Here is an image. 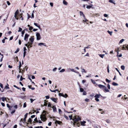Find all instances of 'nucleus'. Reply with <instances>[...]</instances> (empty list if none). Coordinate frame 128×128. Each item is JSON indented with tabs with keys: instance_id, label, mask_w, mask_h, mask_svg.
<instances>
[{
	"instance_id": "obj_1",
	"label": "nucleus",
	"mask_w": 128,
	"mask_h": 128,
	"mask_svg": "<svg viewBox=\"0 0 128 128\" xmlns=\"http://www.w3.org/2000/svg\"><path fill=\"white\" fill-rule=\"evenodd\" d=\"M46 112L44 111H43V114L40 116V118L42 121H45L46 120Z\"/></svg>"
},
{
	"instance_id": "obj_2",
	"label": "nucleus",
	"mask_w": 128,
	"mask_h": 128,
	"mask_svg": "<svg viewBox=\"0 0 128 128\" xmlns=\"http://www.w3.org/2000/svg\"><path fill=\"white\" fill-rule=\"evenodd\" d=\"M80 120V117L79 116H75L73 118V120L74 121V124L76 123V122H78Z\"/></svg>"
},
{
	"instance_id": "obj_3",
	"label": "nucleus",
	"mask_w": 128,
	"mask_h": 128,
	"mask_svg": "<svg viewBox=\"0 0 128 128\" xmlns=\"http://www.w3.org/2000/svg\"><path fill=\"white\" fill-rule=\"evenodd\" d=\"M98 86L100 88L104 89L105 90L106 92H108L109 91V90L107 89V88L105 86L103 85L99 84L98 85Z\"/></svg>"
},
{
	"instance_id": "obj_4",
	"label": "nucleus",
	"mask_w": 128,
	"mask_h": 128,
	"mask_svg": "<svg viewBox=\"0 0 128 128\" xmlns=\"http://www.w3.org/2000/svg\"><path fill=\"white\" fill-rule=\"evenodd\" d=\"M36 40H39L40 39L41 37L40 33L38 32H36Z\"/></svg>"
},
{
	"instance_id": "obj_5",
	"label": "nucleus",
	"mask_w": 128,
	"mask_h": 128,
	"mask_svg": "<svg viewBox=\"0 0 128 128\" xmlns=\"http://www.w3.org/2000/svg\"><path fill=\"white\" fill-rule=\"evenodd\" d=\"M29 36V35L27 34H26L25 35L24 38V40L27 41L28 39V38Z\"/></svg>"
},
{
	"instance_id": "obj_6",
	"label": "nucleus",
	"mask_w": 128,
	"mask_h": 128,
	"mask_svg": "<svg viewBox=\"0 0 128 128\" xmlns=\"http://www.w3.org/2000/svg\"><path fill=\"white\" fill-rule=\"evenodd\" d=\"M30 42H28L27 44H25V46H27L28 48H30L32 47L31 45L32 44H30Z\"/></svg>"
},
{
	"instance_id": "obj_7",
	"label": "nucleus",
	"mask_w": 128,
	"mask_h": 128,
	"mask_svg": "<svg viewBox=\"0 0 128 128\" xmlns=\"http://www.w3.org/2000/svg\"><path fill=\"white\" fill-rule=\"evenodd\" d=\"M34 38L32 37L30 38V44H32L33 42H34Z\"/></svg>"
},
{
	"instance_id": "obj_8",
	"label": "nucleus",
	"mask_w": 128,
	"mask_h": 128,
	"mask_svg": "<svg viewBox=\"0 0 128 128\" xmlns=\"http://www.w3.org/2000/svg\"><path fill=\"white\" fill-rule=\"evenodd\" d=\"M52 108L53 110V112H56V109L55 106H53L52 105Z\"/></svg>"
},
{
	"instance_id": "obj_9",
	"label": "nucleus",
	"mask_w": 128,
	"mask_h": 128,
	"mask_svg": "<svg viewBox=\"0 0 128 128\" xmlns=\"http://www.w3.org/2000/svg\"><path fill=\"white\" fill-rule=\"evenodd\" d=\"M50 99L54 102L56 103L57 102L56 101H57V99L53 98H50Z\"/></svg>"
},
{
	"instance_id": "obj_10",
	"label": "nucleus",
	"mask_w": 128,
	"mask_h": 128,
	"mask_svg": "<svg viewBox=\"0 0 128 128\" xmlns=\"http://www.w3.org/2000/svg\"><path fill=\"white\" fill-rule=\"evenodd\" d=\"M38 45L39 46H41L42 45L44 46H46V44L45 43L42 42H41L38 43Z\"/></svg>"
},
{
	"instance_id": "obj_11",
	"label": "nucleus",
	"mask_w": 128,
	"mask_h": 128,
	"mask_svg": "<svg viewBox=\"0 0 128 128\" xmlns=\"http://www.w3.org/2000/svg\"><path fill=\"white\" fill-rule=\"evenodd\" d=\"M70 70L72 72H74L76 73H77V74H79V72H78V71H76V70H74V69H70Z\"/></svg>"
},
{
	"instance_id": "obj_12",
	"label": "nucleus",
	"mask_w": 128,
	"mask_h": 128,
	"mask_svg": "<svg viewBox=\"0 0 128 128\" xmlns=\"http://www.w3.org/2000/svg\"><path fill=\"white\" fill-rule=\"evenodd\" d=\"M80 16H81L82 15V17L84 18V19H85V15H84V14L83 12L81 11H80Z\"/></svg>"
},
{
	"instance_id": "obj_13",
	"label": "nucleus",
	"mask_w": 128,
	"mask_h": 128,
	"mask_svg": "<svg viewBox=\"0 0 128 128\" xmlns=\"http://www.w3.org/2000/svg\"><path fill=\"white\" fill-rule=\"evenodd\" d=\"M34 24L35 26L38 27L40 30L41 29V28H40V26L39 24L36 23H34Z\"/></svg>"
},
{
	"instance_id": "obj_14",
	"label": "nucleus",
	"mask_w": 128,
	"mask_h": 128,
	"mask_svg": "<svg viewBox=\"0 0 128 128\" xmlns=\"http://www.w3.org/2000/svg\"><path fill=\"white\" fill-rule=\"evenodd\" d=\"M101 95L100 94H96L94 96V97L95 98H99L100 96H101Z\"/></svg>"
},
{
	"instance_id": "obj_15",
	"label": "nucleus",
	"mask_w": 128,
	"mask_h": 128,
	"mask_svg": "<svg viewBox=\"0 0 128 128\" xmlns=\"http://www.w3.org/2000/svg\"><path fill=\"white\" fill-rule=\"evenodd\" d=\"M86 123L85 121H83V122H81V124L82 126H85L86 125L84 124Z\"/></svg>"
},
{
	"instance_id": "obj_16",
	"label": "nucleus",
	"mask_w": 128,
	"mask_h": 128,
	"mask_svg": "<svg viewBox=\"0 0 128 128\" xmlns=\"http://www.w3.org/2000/svg\"><path fill=\"white\" fill-rule=\"evenodd\" d=\"M28 26L29 27V30H30L31 31L33 29V27L32 26H30L29 24L28 25Z\"/></svg>"
},
{
	"instance_id": "obj_17",
	"label": "nucleus",
	"mask_w": 128,
	"mask_h": 128,
	"mask_svg": "<svg viewBox=\"0 0 128 128\" xmlns=\"http://www.w3.org/2000/svg\"><path fill=\"white\" fill-rule=\"evenodd\" d=\"M55 123L56 124H60L61 123H62V122H60L59 121H58V120H56Z\"/></svg>"
},
{
	"instance_id": "obj_18",
	"label": "nucleus",
	"mask_w": 128,
	"mask_h": 128,
	"mask_svg": "<svg viewBox=\"0 0 128 128\" xmlns=\"http://www.w3.org/2000/svg\"><path fill=\"white\" fill-rule=\"evenodd\" d=\"M18 13V10L16 11L15 12L14 14V17H15L16 16H17Z\"/></svg>"
},
{
	"instance_id": "obj_19",
	"label": "nucleus",
	"mask_w": 128,
	"mask_h": 128,
	"mask_svg": "<svg viewBox=\"0 0 128 128\" xmlns=\"http://www.w3.org/2000/svg\"><path fill=\"white\" fill-rule=\"evenodd\" d=\"M63 3L64 4L66 5H67L68 4V2L65 0H63Z\"/></svg>"
},
{
	"instance_id": "obj_20",
	"label": "nucleus",
	"mask_w": 128,
	"mask_h": 128,
	"mask_svg": "<svg viewBox=\"0 0 128 128\" xmlns=\"http://www.w3.org/2000/svg\"><path fill=\"white\" fill-rule=\"evenodd\" d=\"M109 0V2L112 3V4H115L116 3L114 2V1L113 0Z\"/></svg>"
},
{
	"instance_id": "obj_21",
	"label": "nucleus",
	"mask_w": 128,
	"mask_h": 128,
	"mask_svg": "<svg viewBox=\"0 0 128 128\" xmlns=\"http://www.w3.org/2000/svg\"><path fill=\"white\" fill-rule=\"evenodd\" d=\"M112 84L114 86H118V84L114 82H113L112 83Z\"/></svg>"
},
{
	"instance_id": "obj_22",
	"label": "nucleus",
	"mask_w": 128,
	"mask_h": 128,
	"mask_svg": "<svg viewBox=\"0 0 128 128\" xmlns=\"http://www.w3.org/2000/svg\"><path fill=\"white\" fill-rule=\"evenodd\" d=\"M107 32L110 34V36H112V32L108 30L107 31Z\"/></svg>"
},
{
	"instance_id": "obj_23",
	"label": "nucleus",
	"mask_w": 128,
	"mask_h": 128,
	"mask_svg": "<svg viewBox=\"0 0 128 128\" xmlns=\"http://www.w3.org/2000/svg\"><path fill=\"white\" fill-rule=\"evenodd\" d=\"M81 72L82 73L84 72L86 73V72L85 71V70L84 69H82Z\"/></svg>"
},
{
	"instance_id": "obj_24",
	"label": "nucleus",
	"mask_w": 128,
	"mask_h": 128,
	"mask_svg": "<svg viewBox=\"0 0 128 128\" xmlns=\"http://www.w3.org/2000/svg\"><path fill=\"white\" fill-rule=\"evenodd\" d=\"M68 95L66 94H65V95H62V96L64 97V98H66V97H68Z\"/></svg>"
},
{
	"instance_id": "obj_25",
	"label": "nucleus",
	"mask_w": 128,
	"mask_h": 128,
	"mask_svg": "<svg viewBox=\"0 0 128 128\" xmlns=\"http://www.w3.org/2000/svg\"><path fill=\"white\" fill-rule=\"evenodd\" d=\"M124 41V40L123 39H122L121 40H120L119 42V44H121Z\"/></svg>"
},
{
	"instance_id": "obj_26",
	"label": "nucleus",
	"mask_w": 128,
	"mask_h": 128,
	"mask_svg": "<svg viewBox=\"0 0 128 128\" xmlns=\"http://www.w3.org/2000/svg\"><path fill=\"white\" fill-rule=\"evenodd\" d=\"M99 55L100 57L103 58L104 57V54H99Z\"/></svg>"
},
{
	"instance_id": "obj_27",
	"label": "nucleus",
	"mask_w": 128,
	"mask_h": 128,
	"mask_svg": "<svg viewBox=\"0 0 128 128\" xmlns=\"http://www.w3.org/2000/svg\"><path fill=\"white\" fill-rule=\"evenodd\" d=\"M2 100L4 102V100H6V98L4 97H2L1 98Z\"/></svg>"
},
{
	"instance_id": "obj_28",
	"label": "nucleus",
	"mask_w": 128,
	"mask_h": 128,
	"mask_svg": "<svg viewBox=\"0 0 128 128\" xmlns=\"http://www.w3.org/2000/svg\"><path fill=\"white\" fill-rule=\"evenodd\" d=\"M121 68L122 70H124L125 69V66H122L121 67Z\"/></svg>"
},
{
	"instance_id": "obj_29",
	"label": "nucleus",
	"mask_w": 128,
	"mask_h": 128,
	"mask_svg": "<svg viewBox=\"0 0 128 128\" xmlns=\"http://www.w3.org/2000/svg\"><path fill=\"white\" fill-rule=\"evenodd\" d=\"M91 80L92 82L94 84H96V82L94 80H93L92 79H91Z\"/></svg>"
},
{
	"instance_id": "obj_30",
	"label": "nucleus",
	"mask_w": 128,
	"mask_h": 128,
	"mask_svg": "<svg viewBox=\"0 0 128 128\" xmlns=\"http://www.w3.org/2000/svg\"><path fill=\"white\" fill-rule=\"evenodd\" d=\"M65 71V70L64 69H62L61 70H60V72H64Z\"/></svg>"
},
{
	"instance_id": "obj_31",
	"label": "nucleus",
	"mask_w": 128,
	"mask_h": 128,
	"mask_svg": "<svg viewBox=\"0 0 128 128\" xmlns=\"http://www.w3.org/2000/svg\"><path fill=\"white\" fill-rule=\"evenodd\" d=\"M3 57H4L3 55V54H2V56L1 57V59L0 60V62H2V59H3Z\"/></svg>"
},
{
	"instance_id": "obj_32",
	"label": "nucleus",
	"mask_w": 128,
	"mask_h": 128,
	"mask_svg": "<svg viewBox=\"0 0 128 128\" xmlns=\"http://www.w3.org/2000/svg\"><path fill=\"white\" fill-rule=\"evenodd\" d=\"M84 20H82V22H87L88 21V20L86 19L85 18V19H84Z\"/></svg>"
},
{
	"instance_id": "obj_33",
	"label": "nucleus",
	"mask_w": 128,
	"mask_h": 128,
	"mask_svg": "<svg viewBox=\"0 0 128 128\" xmlns=\"http://www.w3.org/2000/svg\"><path fill=\"white\" fill-rule=\"evenodd\" d=\"M24 30H23L22 31V37H23V35H24Z\"/></svg>"
},
{
	"instance_id": "obj_34",
	"label": "nucleus",
	"mask_w": 128,
	"mask_h": 128,
	"mask_svg": "<svg viewBox=\"0 0 128 128\" xmlns=\"http://www.w3.org/2000/svg\"><path fill=\"white\" fill-rule=\"evenodd\" d=\"M34 120L35 122H38V120H37V118H36L34 119Z\"/></svg>"
},
{
	"instance_id": "obj_35",
	"label": "nucleus",
	"mask_w": 128,
	"mask_h": 128,
	"mask_svg": "<svg viewBox=\"0 0 128 128\" xmlns=\"http://www.w3.org/2000/svg\"><path fill=\"white\" fill-rule=\"evenodd\" d=\"M19 51V49L18 48H17L15 52V53H17Z\"/></svg>"
},
{
	"instance_id": "obj_36",
	"label": "nucleus",
	"mask_w": 128,
	"mask_h": 128,
	"mask_svg": "<svg viewBox=\"0 0 128 128\" xmlns=\"http://www.w3.org/2000/svg\"><path fill=\"white\" fill-rule=\"evenodd\" d=\"M106 82L109 83L110 82V80H109L107 78H106Z\"/></svg>"
},
{
	"instance_id": "obj_37",
	"label": "nucleus",
	"mask_w": 128,
	"mask_h": 128,
	"mask_svg": "<svg viewBox=\"0 0 128 128\" xmlns=\"http://www.w3.org/2000/svg\"><path fill=\"white\" fill-rule=\"evenodd\" d=\"M76 122H76V123H75V124H74V125H75L76 124V126H79V125H80V124H79V123H76Z\"/></svg>"
},
{
	"instance_id": "obj_38",
	"label": "nucleus",
	"mask_w": 128,
	"mask_h": 128,
	"mask_svg": "<svg viewBox=\"0 0 128 128\" xmlns=\"http://www.w3.org/2000/svg\"><path fill=\"white\" fill-rule=\"evenodd\" d=\"M80 90L81 92H82L84 91V90L83 88H80Z\"/></svg>"
},
{
	"instance_id": "obj_39",
	"label": "nucleus",
	"mask_w": 128,
	"mask_h": 128,
	"mask_svg": "<svg viewBox=\"0 0 128 128\" xmlns=\"http://www.w3.org/2000/svg\"><path fill=\"white\" fill-rule=\"evenodd\" d=\"M64 117L66 120H68V117L67 116H66V115H65V114L64 115Z\"/></svg>"
},
{
	"instance_id": "obj_40",
	"label": "nucleus",
	"mask_w": 128,
	"mask_h": 128,
	"mask_svg": "<svg viewBox=\"0 0 128 128\" xmlns=\"http://www.w3.org/2000/svg\"><path fill=\"white\" fill-rule=\"evenodd\" d=\"M92 6H86V8H87L89 9L91 8Z\"/></svg>"
},
{
	"instance_id": "obj_41",
	"label": "nucleus",
	"mask_w": 128,
	"mask_h": 128,
	"mask_svg": "<svg viewBox=\"0 0 128 128\" xmlns=\"http://www.w3.org/2000/svg\"><path fill=\"white\" fill-rule=\"evenodd\" d=\"M14 60L16 61L17 62H18V56H16Z\"/></svg>"
},
{
	"instance_id": "obj_42",
	"label": "nucleus",
	"mask_w": 128,
	"mask_h": 128,
	"mask_svg": "<svg viewBox=\"0 0 128 128\" xmlns=\"http://www.w3.org/2000/svg\"><path fill=\"white\" fill-rule=\"evenodd\" d=\"M57 68H55L54 69H53L52 71L53 72H54L56 71Z\"/></svg>"
},
{
	"instance_id": "obj_43",
	"label": "nucleus",
	"mask_w": 128,
	"mask_h": 128,
	"mask_svg": "<svg viewBox=\"0 0 128 128\" xmlns=\"http://www.w3.org/2000/svg\"><path fill=\"white\" fill-rule=\"evenodd\" d=\"M98 14H93L92 16H98L97 15H98Z\"/></svg>"
},
{
	"instance_id": "obj_44",
	"label": "nucleus",
	"mask_w": 128,
	"mask_h": 128,
	"mask_svg": "<svg viewBox=\"0 0 128 128\" xmlns=\"http://www.w3.org/2000/svg\"><path fill=\"white\" fill-rule=\"evenodd\" d=\"M28 122H30V123H31V122H32V120L31 118H29V119H28Z\"/></svg>"
},
{
	"instance_id": "obj_45",
	"label": "nucleus",
	"mask_w": 128,
	"mask_h": 128,
	"mask_svg": "<svg viewBox=\"0 0 128 128\" xmlns=\"http://www.w3.org/2000/svg\"><path fill=\"white\" fill-rule=\"evenodd\" d=\"M26 102H25L24 104L23 107L24 108H25V107H26Z\"/></svg>"
},
{
	"instance_id": "obj_46",
	"label": "nucleus",
	"mask_w": 128,
	"mask_h": 128,
	"mask_svg": "<svg viewBox=\"0 0 128 128\" xmlns=\"http://www.w3.org/2000/svg\"><path fill=\"white\" fill-rule=\"evenodd\" d=\"M22 28H21L20 27L19 28V29L18 31V32H20L22 30Z\"/></svg>"
},
{
	"instance_id": "obj_47",
	"label": "nucleus",
	"mask_w": 128,
	"mask_h": 128,
	"mask_svg": "<svg viewBox=\"0 0 128 128\" xmlns=\"http://www.w3.org/2000/svg\"><path fill=\"white\" fill-rule=\"evenodd\" d=\"M0 86L2 88H3V85L1 83H0Z\"/></svg>"
},
{
	"instance_id": "obj_48",
	"label": "nucleus",
	"mask_w": 128,
	"mask_h": 128,
	"mask_svg": "<svg viewBox=\"0 0 128 128\" xmlns=\"http://www.w3.org/2000/svg\"><path fill=\"white\" fill-rule=\"evenodd\" d=\"M21 66V62L20 61L19 62V68H20Z\"/></svg>"
},
{
	"instance_id": "obj_49",
	"label": "nucleus",
	"mask_w": 128,
	"mask_h": 128,
	"mask_svg": "<svg viewBox=\"0 0 128 128\" xmlns=\"http://www.w3.org/2000/svg\"><path fill=\"white\" fill-rule=\"evenodd\" d=\"M51 106L52 105L50 103H49L48 105V106L52 108V106Z\"/></svg>"
},
{
	"instance_id": "obj_50",
	"label": "nucleus",
	"mask_w": 128,
	"mask_h": 128,
	"mask_svg": "<svg viewBox=\"0 0 128 128\" xmlns=\"http://www.w3.org/2000/svg\"><path fill=\"white\" fill-rule=\"evenodd\" d=\"M26 52H24V53H23V54H24L23 57L24 58V57L25 56L26 54Z\"/></svg>"
},
{
	"instance_id": "obj_51",
	"label": "nucleus",
	"mask_w": 128,
	"mask_h": 128,
	"mask_svg": "<svg viewBox=\"0 0 128 128\" xmlns=\"http://www.w3.org/2000/svg\"><path fill=\"white\" fill-rule=\"evenodd\" d=\"M14 86L15 87V88H17V89H18L20 90V88H19L18 87V86H16L15 85H14Z\"/></svg>"
},
{
	"instance_id": "obj_52",
	"label": "nucleus",
	"mask_w": 128,
	"mask_h": 128,
	"mask_svg": "<svg viewBox=\"0 0 128 128\" xmlns=\"http://www.w3.org/2000/svg\"><path fill=\"white\" fill-rule=\"evenodd\" d=\"M107 87L109 89H110V85L109 84H108L107 85Z\"/></svg>"
},
{
	"instance_id": "obj_53",
	"label": "nucleus",
	"mask_w": 128,
	"mask_h": 128,
	"mask_svg": "<svg viewBox=\"0 0 128 128\" xmlns=\"http://www.w3.org/2000/svg\"><path fill=\"white\" fill-rule=\"evenodd\" d=\"M120 49H121L120 48H118L117 49H116V51H120Z\"/></svg>"
},
{
	"instance_id": "obj_54",
	"label": "nucleus",
	"mask_w": 128,
	"mask_h": 128,
	"mask_svg": "<svg viewBox=\"0 0 128 128\" xmlns=\"http://www.w3.org/2000/svg\"><path fill=\"white\" fill-rule=\"evenodd\" d=\"M95 100L97 102H98L99 101V100L98 98H95Z\"/></svg>"
},
{
	"instance_id": "obj_55",
	"label": "nucleus",
	"mask_w": 128,
	"mask_h": 128,
	"mask_svg": "<svg viewBox=\"0 0 128 128\" xmlns=\"http://www.w3.org/2000/svg\"><path fill=\"white\" fill-rule=\"evenodd\" d=\"M28 113H26L24 115V118H26L28 116Z\"/></svg>"
},
{
	"instance_id": "obj_56",
	"label": "nucleus",
	"mask_w": 128,
	"mask_h": 128,
	"mask_svg": "<svg viewBox=\"0 0 128 128\" xmlns=\"http://www.w3.org/2000/svg\"><path fill=\"white\" fill-rule=\"evenodd\" d=\"M35 100V99L33 100V99H32L30 98V101H31V103L32 102H33V101L34 100Z\"/></svg>"
},
{
	"instance_id": "obj_57",
	"label": "nucleus",
	"mask_w": 128,
	"mask_h": 128,
	"mask_svg": "<svg viewBox=\"0 0 128 128\" xmlns=\"http://www.w3.org/2000/svg\"><path fill=\"white\" fill-rule=\"evenodd\" d=\"M104 16L105 17H107L108 16V15L106 14H104Z\"/></svg>"
},
{
	"instance_id": "obj_58",
	"label": "nucleus",
	"mask_w": 128,
	"mask_h": 128,
	"mask_svg": "<svg viewBox=\"0 0 128 128\" xmlns=\"http://www.w3.org/2000/svg\"><path fill=\"white\" fill-rule=\"evenodd\" d=\"M62 95H64L62 93H59L58 94V95L60 96H62Z\"/></svg>"
},
{
	"instance_id": "obj_59",
	"label": "nucleus",
	"mask_w": 128,
	"mask_h": 128,
	"mask_svg": "<svg viewBox=\"0 0 128 128\" xmlns=\"http://www.w3.org/2000/svg\"><path fill=\"white\" fill-rule=\"evenodd\" d=\"M58 112L60 114H61L62 112V111L60 109H58Z\"/></svg>"
},
{
	"instance_id": "obj_60",
	"label": "nucleus",
	"mask_w": 128,
	"mask_h": 128,
	"mask_svg": "<svg viewBox=\"0 0 128 128\" xmlns=\"http://www.w3.org/2000/svg\"><path fill=\"white\" fill-rule=\"evenodd\" d=\"M69 117L70 118V119L71 120L72 119V115H71L70 116H69Z\"/></svg>"
},
{
	"instance_id": "obj_61",
	"label": "nucleus",
	"mask_w": 128,
	"mask_h": 128,
	"mask_svg": "<svg viewBox=\"0 0 128 128\" xmlns=\"http://www.w3.org/2000/svg\"><path fill=\"white\" fill-rule=\"evenodd\" d=\"M7 3L8 5V6H9L10 5V2H9V1H7Z\"/></svg>"
},
{
	"instance_id": "obj_62",
	"label": "nucleus",
	"mask_w": 128,
	"mask_h": 128,
	"mask_svg": "<svg viewBox=\"0 0 128 128\" xmlns=\"http://www.w3.org/2000/svg\"><path fill=\"white\" fill-rule=\"evenodd\" d=\"M1 104L2 105V106H3L4 107L5 106V104H4V103L3 102H1Z\"/></svg>"
},
{
	"instance_id": "obj_63",
	"label": "nucleus",
	"mask_w": 128,
	"mask_h": 128,
	"mask_svg": "<svg viewBox=\"0 0 128 128\" xmlns=\"http://www.w3.org/2000/svg\"><path fill=\"white\" fill-rule=\"evenodd\" d=\"M45 97L46 99H48L50 98L49 96H46Z\"/></svg>"
},
{
	"instance_id": "obj_64",
	"label": "nucleus",
	"mask_w": 128,
	"mask_h": 128,
	"mask_svg": "<svg viewBox=\"0 0 128 128\" xmlns=\"http://www.w3.org/2000/svg\"><path fill=\"white\" fill-rule=\"evenodd\" d=\"M52 124V123L51 122H49L48 124V126H51V124Z\"/></svg>"
}]
</instances>
